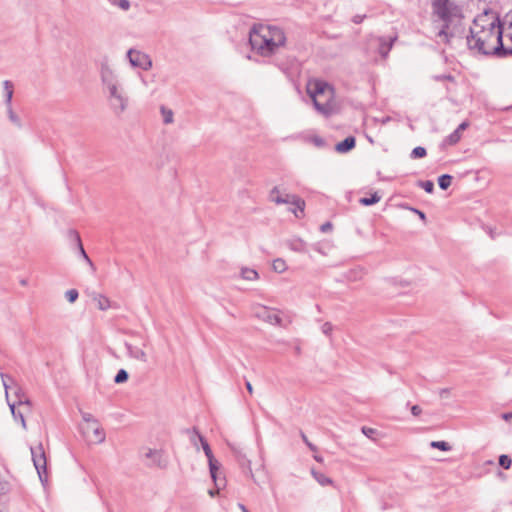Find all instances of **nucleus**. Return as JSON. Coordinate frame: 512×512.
<instances>
[{
    "mask_svg": "<svg viewBox=\"0 0 512 512\" xmlns=\"http://www.w3.org/2000/svg\"><path fill=\"white\" fill-rule=\"evenodd\" d=\"M270 201L276 204H289L293 207L289 210L292 211L296 217H301L304 213L305 201L299 196L281 192L278 186H275L269 194Z\"/></svg>",
    "mask_w": 512,
    "mask_h": 512,
    "instance_id": "nucleus-6",
    "label": "nucleus"
},
{
    "mask_svg": "<svg viewBox=\"0 0 512 512\" xmlns=\"http://www.w3.org/2000/svg\"><path fill=\"white\" fill-rule=\"evenodd\" d=\"M93 301L96 302L97 304V307L99 310H102V311H105L107 310L108 308H110V300L102 295V294H98V293H93Z\"/></svg>",
    "mask_w": 512,
    "mask_h": 512,
    "instance_id": "nucleus-19",
    "label": "nucleus"
},
{
    "mask_svg": "<svg viewBox=\"0 0 512 512\" xmlns=\"http://www.w3.org/2000/svg\"><path fill=\"white\" fill-rule=\"evenodd\" d=\"M228 445H229L231 451L233 452V454L235 455V457L237 458V461L239 462V464L243 468L246 467L248 469V471L252 474V470L250 467V460H248L246 458V455L243 452V449L236 443H228Z\"/></svg>",
    "mask_w": 512,
    "mask_h": 512,
    "instance_id": "nucleus-13",
    "label": "nucleus"
},
{
    "mask_svg": "<svg viewBox=\"0 0 512 512\" xmlns=\"http://www.w3.org/2000/svg\"><path fill=\"white\" fill-rule=\"evenodd\" d=\"M381 200V196L378 192H374L370 197H362L359 199V203L363 206H371L378 203Z\"/></svg>",
    "mask_w": 512,
    "mask_h": 512,
    "instance_id": "nucleus-21",
    "label": "nucleus"
},
{
    "mask_svg": "<svg viewBox=\"0 0 512 512\" xmlns=\"http://www.w3.org/2000/svg\"><path fill=\"white\" fill-rule=\"evenodd\" d=\"M108 2L111 5L116 6V7L120 8L123 11L129 10L130 6H131L129 0H108Z\"/></svg>",
    "mask_w": 512,
    "mask_h": 512,
    "instance_id": "nucleus-29",
    "label": "nucleus"
},
{
    "mask_svg": "<svg viewBox=\"0 0 512 512\" xmlns=\"http://www.w3.org/2000/svg\"><path fill=\"white\" fill-rule=\"evenodd\" d=\"M295 352L300 353V348L296 347Z\"/></svg>",
    "mask_w": 512,
    "mask_h": 512,
    "instance_id": "nucleus-59",
    "label": "nucleus"
},
{
    "mask_svg": "<svg viewBox=\"0 0 512 512\" xmlns=\"http://www.w3.org/2000/svg\"><path fill=\"white\" fill-rule=\"evenodd\" d=\"M93 433L95 435L96 442L101 443L105 440V433H104L103 429H101L99 427H95L93 429Z\"/></svg>",
    "mask_w": 512,
    "mask_h": 512,
    "instance_id": "nucleus-37",
    "label": "nucleus"
},
{
    "mask_svg": "<svg viewBox=\"0 0 512 512\" xmlns=\"http://www.w3.org/2000/svg\"><path fill=\"white\" fill-rule=\"evenodd\" d=\"M426 154H427V151H426V149H425L424 147H422V146H417V147H415V148L412 150V152H411V154H410V157H411L412 159H418V158H423V157H425V156H426Z\"/></svg>",
    "mask_w": 512,
    "mask_h": 512,
    "instance_id": "nucleus-33",
    "label": "nucleus"
},
{
    "mask_svg": "<svg viewBox=\"0 0 512 512\" xmlns=\"http://www.w3.org/2000/svg\"><path fill=\"white\" fill-rule=\"evenodd\" d=\"M432 13L440 21H442V27L438 33V36H452L449 33V27L454 19H461L462 9L453 0H432L431 3Z\"/></svg>",
    "mask_w": 512,
    "mask_h": 512,
    "instance_id": "nucleus-4",
    "label": "nucleus"
},
{
    "mask_svg": "<svg viewBox=\"0 0 512 512\" xmlns=\"http://www.w3.org/2000/svg\"><path fill=\"white\" fill-rule=\"evenodd\" d=\"M9 407H10V410H11V413H12L14 419L17 420L16 405H15V403H13V404L9 403Z\"/></svg>",
    "mask_w": 512,
    "mask_h": 512,
    "instance_id": "nucleus-49",
    "label": "nucleus"
},
{
    "mask_svg": "<svg viewBox=\"0 0 512 512\" xmlns=\"http://www.w3.org/2000/svg\"><path fill=\"white\" fill-rule=\"evenodd\" d=\"M312 141L313 143L318 146V147H323L325 145V141L323 138L319 137V136H314L312 138Z\"/></svg>",
    "mask_w": 512,
    "mask_h": 512,
    "instance_id": "nucleus-42",
    "label": "nucleus"
},
{
    "mask_svg": "<svg viewBox=\"0 0 512 512\" xmlns=\"http://www.w3.org/2000/svg\"><path fill=\"white\" fill-rule=\"evenodd\" d=\"M251 48L261 56L268 57L286 43L284 31L276 26L254 27L249 34Z\"/></svg>",
    "mask_w": 512,
    "mask_h": 512,
    "instance_id": "nucleus-2",
    "label": "nucleus"
},
{
    "mask_svg": "<svg viewBox=\"0 0 512 512\" xmlns=\"http://www.w3.org/2000/svg\"><path fill=\"white\" fill-rule=\"evenodd\" d=\"M434 79L436 81H445V80L454 81V77L451 74L436 75V76H434Z\"/></svg>",
    "mask_w": 512,
    "mask_h": 512,
    "instance_id": "nucleus-39",
    "label": "nucleus"
},
{
    "mask_svg": "<svg viewBox=\"0 0 512 512\" xmlns=\"http://www.w3.org/2000/svg\"><path fill=\"white\" fill-rule=\"evenodd\" d=\"M7 108V114H8V118L9 120L14 124L16 125L17 127H21L22 124H21V120L20 118L14 113L13 109H12V105L11 106H6Z\"/></svg>",
    "mask_w": 512,
    "mask_h": 512,
    "instance_id": "nucleus-30",
    "label": "nucleus"
},
{
    "mask_svg": "<svg viewBox=\"0 0 512 512\" xmlns=\"http://www.w3.org/2000/svg\"><path fill=\"white\" fill-rule=\"evenodd\" d=\"M69 235H70L71 239H73L76 242V245H77V247L79 249L80 255L88 263V265L90 266L92 271H95L96 268H95L92 260L89 258V256L87 255L86 251L84 250V247H83V244H82V241H81L79 233L77 231H75V230H70L69 231Z\"/></svg>",
    "mask_w": 512,
    "mask_h": 512,
    "instance_id": "nucleus-14",
    "label": "nucleus"
},
{
    "mask_svg": "<svg viewBox=\"0 0 512 512\" xmlns=\"http://www.w3.org/2000/svg\"><path fill=\"white\" fill-rule=\"evenodd\" d=\"M82 418L85 422H93L96 423L97 421L94 419V417L89 413H83Z\"/></svg>",
    "mask_w": 512,
    "mask_h": 512,
    "instance_id": "nucleus-46",
    "label": "nucleus"
},
{
    "mask_svg": "<svg viewBox=\"0 0 512 512\" xmlns=\"http://www.w3.org/2000/svg\"><path fill=\"white\" fill-rule=\"evenodd\" d=\"M239 507L241 508V510H242L243 512H245V510H248V509H247L244 505H242V504H239Z\"/></svg>",
    "mask_w": 512,
    "mask_h": 512,
    "instance_id": "nucleus-58",
    "label": "nucleus"
},
{
    "mask_svg": "<svg viewBox=\"0 0 512 512\" xmlns=\"http://www.w3.org/2000/svg\"><path fill=\"white\" fill-rule=\"evenodd\" d=\"M300 435H301V438H302L303 442H304V443L309 447V449H310L311 451H316V450H317L316 446H315L314 444H312V443L308 440V438H307V436L305 435V433H304V432H302V431H301V432H300Z\"/></svg>",
    "mask_w": 512,
    "mask_h": 512,
    "instance_id": "nucleus-38",
    "label": "nucleus"
},
{
    "mask_svg": "<svg viewBox=\"0 0 512 512\" xmlns=\"http://www.w3.org/2000/svg\"><path fill=\"white\" fill-rule=\"evenodd\" d=\"M197 437L199 439V442L201 443V446L203 448V451H204L206 457L208 458L209 471H210L211 478L214 481L215 486H217L218 489H222L226 485V480L224 478L219 479L217 476V472L220 468V464L214 458V455L212 453L210 445L208 444L206 439L201 434H197Z\"/></svg>",
    "mask_w": 512,
    "mask_h": 512,
    "instance_id": "nucleus-7",
    "label": "nucleus"
},
{
    "mask_svg": "<svg viewBox=\"0 0 512 512\" xmlns=\"http://www.w3.org/2000/svg\"><path fill=\"white\" fill-rule=\"evenodd\" d=\"M0 512H5V511L0 508Z\"/></svg>",
    "mask_w": 512,
    "mask_h": 512,
    "instance_id": "nucleus-60",
    "label": "nucleus"
},
{
    "mask_svg": "<svg viewBox=\"0 0 512 512\" xmlns=\"http://www.w3.org/2000/svg\"><path fill=\"white\" fill-rule=\"evenodd\" d=\"M452 176L449 174H443L438 178V185L442 190H446L452 183Z\"/></svg>",
    "mask_w": 512,
    "mask_h": 512,
    "instance_id": "nucleus-24",
    "label": "nucleus"
},
{
    "mask_svg": "<svg viewBox=\"0 0 512 512\" xmlns=\"http://www.w3.org/2000/svg\"><path fill=\"white\" fill-rule=\"evenodd\" d=\"M79 293L76 289H70L66 291L65 297L68 302L74 303L78 299Z\"/></svg>",
    "mask_w": 512,
    "mask_h": 512,
    "instance_id": "nucleus-36",
    "label": "nucleus"
},
{
    "mask_svg": "<svg viewBox=\"0 0 512 512\" xmlns=\"http://www.w3.org/2000/svg\"><path fill=\"white\" fill-rule=\"evenodd\" d=\"M430 447L445 452L450 451L452 449L451 445L446 441H431Z\"/></svg>",
    "mask_w": 512,
    "mask_h": 512,
    "instance_id": "nucleus-26",
    "label": "nucleus"
},
{
    "mask_svg": "<svg viewBox=\"0 0 512 512\" xmlns=\"http://www.w3.org/2000/svg\"><path fill=\"white\" fill-rule=\"evenodd\" d=\"M449 393V390L447 388H444V389H441L440 390V396L441 397H444L445 395H447Z\"/></svg>",
    "mask_w": 512,
    "mask_h": 512,
    "instance_id": "nucleus-53",
    "label": "nucleus"
},
{
    "mask_svg": "<svg viewBox=\"0 0 512 512\" xmlns=\"http://www.w3.org/2000/svg\"><path fill=\"white\" fill-rule=\"evenodd\" d=\"M16 414H17V420L19 419L20 420V423L23 427V429H27V426H26V421H25V418H24V415L22 412L20 411H16Z\"/></svg>",
    "mask_w": 512,
    "mask_h": 512,
    "instance_id": "nucleus-43",
    "label": "nucleus"
},
{
    "mask_svg": "<svg viewBox=\"0 0 512 512\" xmlns=\"http://www.w3.org/2000/svg\"><path fill=\"white\" fill-rule=\"evenodd\" d=\"M412 210L420 217V219H422V220L426 219V215L424 212H422L418 209H415V208H413Z\"/></svg>",
    "mask_w": 512,
    "mask_h": 512,
    "instance_id": "nucleus-50",
    "label": "nucleus"
},
{
    "mask_svg": "<svg viewBox=\"0 0 512 512\" xmlns=\"http://www.w3.org/2000/svg\"><path fill=\"white\" fill-rule=\"evenodd\" d=\"M160 112L163 116V122L164 124H171L173 123V117H174V113L171 109L165 107V106H161L160 107Z\"/></svg>",
    "mask_w": 512,
    "mask_h": 512,
    "instance_id": "nucleus-23",
    "label": "nucleus"
},
{
    "mask_svg": "<svg viewBox=\"0 0 512 512\" xmlns=\"http://www.w3.org/2000/svg\"><path fill=\"white\" fill-rule=\"evenodd\" d=\"M3 88H4V96H5V105L11 106L12 105V98H13V83L9 80H5L3 82Z\"/></svg>",
    "mask_w": 512,
    "mask_h": 512,
    "instance_id": "nucleus-20",
    "label": "nucleus"
},
{
    "mask_svg": "<svg viewBox=\"0 0 512 512\" xmlns=\"http://www.w3.org/2000/svg\"><path fill=\"white\" fill-rule=\"evenodd\" d=\"M471 28H477L479 30H498L504 29L503 19L499 15L492 11H485L483 14L478 15Z\"/></svg>",
    "mask_w": 512,
    "mask_h": 512,
    "instance_id": "nucleus-8",
    "label": "nucleus"
},
{
    "mask_svg": "<svg viewBox=\"0 0 512 512\" xmlns=\"http://www.w3.org/2000/svg\"><path fill=\"white\" fill-rule=\"evenodd\" d=\"M356 145V139L354 136H348L344 140L336 144L335 150L339 153H347L351 151Z\"/></svg>",
    "mask_w": 512,
    "mask_h": 512,
    "instance_id": "nucleus-16",
    "label": "nucleus"
},
{
    "mask_svg": "<svg viewBox=\"0 0 512 512\" xmlns=\"http://www.w3.org/2000/svg\"><path fill=\"white\" fill-rule=\"evenodd\" d=\"M395 40H396V37L389 38V39H386L384 37L379 38V48H378V51H379V54L383 58H386L388 56L390 50L392 49V46H393V43H394Z\"/></svg>",
    "mask_w": 512,
    "mask_h": 512,
    "instance_id": "nucleus-18",
    "label": "nucleus"
},
{
    "mask_svg": "<svg viewBox=\"0 0 512 512\" xmlns=\"http://www.w3.org/2000/svg\"><path fill=\"white\" fill-rule=\"evenodd\" d=\"M363 18H364V16L356 15L353 18V22L356 23V24H359V23H361L363 21Z\"/></svg>",
    "mask_w": 512,
    "mask_h": 512,
    "instance_id": "nucleus-51",
    "label": "nucleus"
},
{
    "mask_svg": "<svg viewBox=\"0 0 512 512\" xmlns=\"http://www.w3.org/2000/svg\"><path fill=\"white\" fill-rule=\"evenodd\" d=\"M504 29L479 30L470 28V35L467 36V45L485 56H496L498 58L508 57L507 49L503 44Z\"/></svg>",
    "mask_w": 512,
    "mask_h": 512,
    "instance_id": "nucleus-1",
    "label": "nucleus"
},
{
    "mask_svg": "<svg viewBox=\"0 0 512 512\" xmlns=\"http://www.w3.org/2000/svg\"><path fill=\"white\" fill-rule=\"evenodd\" d=\"M241 277L248 281H254L259 278V274L255 269L251 268H242Z\"/></svg>",
    "mask_w": 512,
    "mask_h": 512,
    "instance_id": "nucleus-22",
    "label": "nucleus"
},
{
    "mask_svg": "<svg viewBox=\"0 0 512 512\" xmlns=\"http://www.w3.org/2000/svg\"><path fill=\"white\" fill-rule=\"evenodd\" d=\"M20 284H21L22 286H26V285H27V280H26V279H22V280L20 281Z\"/></svg>",
    "mask_w": 512,
    "mask_h": 512,
    "instance_id": "nucleus-56",
    "label": "nucleus"
},
{
    "mask_svg": "<svg viewBox=\"0 0 512 512\" xmlns=\"http://www.w3.org/2000/svg\"><path fill=\"white\" fill-rule=\"evenodd\" d=\"M272 268L277 273H283L287 269L286 262L281 258H277L273 261Z\"/></svg>",
    "mask_w": 512,
    "mask_h": 512,
    "instance_id": "nucleus-28",
    "label": "nucleus"
},
{
    "mask_svg": "<svg viewBox=\"0 0 512 512\" xmlns=\"http://www.w3.org/2000/svg\"><path fill=\"white\" fill-rule=\"evenodd\" d=\"M129 378V374L125 369H120L114 377V382L116 384L125 383Z\"/></svg>",
    "mask_w": 512,
    "mask_h": 512,
    "instance_id": "nucleus-31",
    "label": "nucleus"
},
{
    "mask_svg": "<svg viewBox=\"0 0 512 512\" xmlns=\"http://www.w3.org/2000/svg\"><path fill=\"white\" fill-rule=\"evenodd\" d=\"M290 248L296 252H304L305 243L301 239H295L290 242Z\"/></svg>",
    "mask_w": 512,
    "mask_h": 512,
    "instance_id": "nucleus-35",
    "label": "nucleus"
},
{
    "mask_svg": "<svg viewBox=\"0 0 512 512\" xmlns=\"http://www.w3.org/2000/svg\"><path fill=\"white\" fill-rule=\"evenodd\" d=\"M184 432L189 435L191 443L198 449V437L197 434H200L196 427H193L192 429H185Z\"/></svg>",
    "mask_w": 512,
    "mask_h": 512,
    "instance_id": "nucleus-27",
    "label": "nucleus"
},
{
    "mask_svg": "<svg viewBox=\"0 0 512 512\" xmlns=\"http://www.w3.org/2000/svg\"><path fill=\"white\" fill-rule=\"evenodd\" d=\"M100 76L108 93L110 108L116 115L122 114L128 107L129 99L121 86L118 77L106 64L101 66Z\"/></svg>",
    "mask_w": 512,
    "mask_h": 512,
    "instance_id": "nucleus-3",
    "label": "nucleus"
},
{
    "mask_svg": "<svg viewBox=\"0 0 512 512\" xmlns=\"http://www.w3.org/2000/svg\"><path fill=\"white\" fill-rule=\"evenodd\" d=\"M362 432L368 438H373V435L376 433V430L374 428L363 426L362 427Z\"/></svg>",
    "mask_w": 512,
    "mask_h": 512,
    "instance_id": "nucleus-41",
    "label": "nucleus"
},
{
    "mask_svg": "<svg viewBox=\"0 0 512 512\" xmlns=\"http://www.w3.org/2000/svg\"><path fill=\"white\" fill-rule=\"evenodd\" d=\"M144 457L148 460L146 462L147 467H157L160 469H165L167 467V460L164 458L161 450L149 448L144 453Z\"/></svg>",
    "mask_w": 512,
    "mask_h": 512,
    "instance_id": "nucleus-12",
    "label": "nucleus"
},
{
    "mask_svg": "<svg viewBox=\"0 0 512 512\" xmlns=\"http://www.w3.org/2000/svg\"><path fill=\"white\" fill-rule=\"evenodd\" d=\"M239 507L241 508V510H242L243 512H245V510H248V509H247L244 505H242V504H239Z\"/></svg>",
    "mask_w": 512,
    "mask_h": 512,
    "instance_id": "nucleus-57",
    "label": "nucleus"
},
{
    "mask_svg": "<svg viewBox=\"0 0 512 512\" xmlns=\"http://www.w3.org/2000/svg\"><path fill=\"white\" fill-rule=\"evenodd\" d=\"M320 230L324 233L332 230V224L330 222H325L320 226Z\"/></svg>",
    "mask_w": 512,
    "mask_h": 512,
    "instance_id": "nucleus-44",
    "label": "nucleus"
},
{
    "mask_svg": "<svg viewBox=\"0 0 512 512\" xmlns=\"http://www.w3.org/2000/svg\"><path fill=\"white\" fill-rule=\"evenodd\" d=\"M220 489L216 486V490H209V494L214 497Z\"/></svg>",
    "mask_w": 512,
    "mask_h": 512,
    "instance_id": "nucleus-54",
    "label": "nucleus"
},
{
    "mask_svg": "<svg viewBox=\"0 0 512 512\" xmlns=\"http://www.w3.org/2000/svg\"><path fill=\"white\" fill-rule=\"evenodd\" d=\"M314 459L319 462V463H322L323 462V458L321 456H318V455H314Z\"/></svg>",
    "mask_w": 512,
    "mask_h": 512,
    "instance_id": "nucleus-55",
    "label": "nucleus"
},
{
    "mask_svg": "<svg viewBox=\"0 0 512 512\" xmlns=\"http://www.w3.org/2000/svg\"><path fill=\"white\" fill-rule=\"evenodd\" d=\"M502 418L505 420V421H509L512 419V412H508V413H504L502 414Z\"/></svg>",
    "mask_w": 512,
    "mask_h": 512,
    "instance_id": "nucleus-52",
    "label": "nucleus"
},
{
    "mask_svg": "<svg viewBox=\"0 0 512 512\" xmlns=\"http://www.w3.org/2000/svg\"><path fill=\"white\" fill-rule=\"evenodd\" d=\"M127 57L129 59L130 64L133 67H138L143 70H148L152 66V62L148 55L142 53L140 51L129 49L127 52Z\"/></svg>",
    "mask_w": 512,
    "mask_h": 512,
    "instance_id": "nucleus-10",
    "label": "nucleus"
},
{
    "mask_svg": "<svg viewBox=\"0 0 512 512\" xmlns=\"http://www.w3.org/2000/svg\"><path fill=\"white\" fill-rule=\"evenodd\" d=\"M498 462H499V465L507 470L511 467L512 465V459L509 455H506V454H502L499 456V459H498Z\"/></svg>",
    "mask_w": 512,
    "mask_h": 512,
    "instance_id": "nucleus-32",
    "label": "nucleus"
},
{
    "mask_svg": "<svg viewBox=\"0 0 512 512\" xmlns=\"http://www.w3.org/2000/svg\"><path fill=\"white\" fill-rule=\"evenodd\" d=\"M245 386H246V389H247L248 393H249L250 395H252V394H253L254 389H253V386H252L251 382H250V381H248V380H246V381H245Z\"/></svg>",
    "mask_w": 512,
    "mask_h": 512,
    "instance_id": "nucleus-48",
    "label": "nucleus"
},
{
    "mask_svg": "<svg viewBox=\"0 0 512 512\" xmlns=\"http://www.w3.org/2000/svg\"><path fill=\"white\" fill-rule=\"evenodd\" d=\"M322 332L325 334V335H330L332 330H333V326L330 322H325L323 325H322Z\"/></svg>",
    "mask_w": 512,
    "mask_h": 512,
    "instance_id": "nucleus-40",
    "label": "nucleus"
},
{
    "mask_svg": "<svg viewBox=\"0 0 512 512\" xmlns=\"http://www.w3.org/2000/svg\"><path fill=\"white\" fill-rule=\"evenodd\" d=\"M468 127L467 122H462L456 130H454L450 135L446 137L444 142L448 145H455L457 144L461 139V132L464 131Z\"/></svg>",
    "mask_w": 512,
    "mask_h": 512,
    "instance_id": "nucleus-15",
    "label": "nucleus"
},
{
    "mask_svg": "<svg viewBox=\"0 0 512 512\" xmlns=\"http://www.w3.org/2000/svg\"><path fill=\"white\" fill-rule=\"evenodd\" d=\"M312 474L316 481L322 486H326L332 483V480L321 472H316L315 470H312Z\"/></svg>",
    "mask_w": 512,
    "mask_h": 512,
    "instance_id": "nucleus-25",
    "label": "nucleus"
},
{
    "mask_svg": "<svg viewBox=\"0 0 512 512\" xmlns=\"http://www.w3.org/2000/svg\"><path fill=\"white\" fill-rule=\"evenodd\" d=\"M33 464L39 478L43 481V474L46 473V456L42 444L40 443L37 447H30Z\"/></svg>",
    "mask_w": 512,
    "mask_h": 512,
    "instance_id": "nucleus-9",
    "label": "nucleus"
},
{
    "mask_svg": "<svg viewBox=\"0 0 512 512\" xmlns=\"http://www.w3.org/2000/svg\"><path fill=\"white\" fill-rule=\"evenodd\" d=\"M125 347L127 349L128 355L131 358H134L144 363L147 362V355L141 348L133 346L129 343H125Z\"/></svg>",
    "mask_w": 512,
    "mask_h": 512,
    "instance_id": "nucleus-17",
    "label": "nucleus"
},
{
    "mask_svg": "<svg viewBox=\"0 0 512 512\" xmlns=\"http://www.w3.org/2000/svg\"><path fill=\"white\" fill-rule=\"evenodd\" d=\"M245 512H249L248 510H245Z\"/></svg>",
    "mask_w": 512,
    "mask_h": 512,
    "instance_id": "nucleus-61",
    "label": "nucleus"
},
{
    "mask_svg": "<svg viewBox=\"0 0 512 512\" xmlns=\"http://www.w3.org/2000/svg\"><path fill=\"white\" fill-rule=\"evenodd\" d=\"M254 315L258 319L267 322L272 325L282 326V319L273 313V310L262 305H257L254 307Z\"/></svg>",
    "mask_w": 512,
    "mask_h": 512,
    "instance_id": "nucleus-11",
    "label": "nucleus"
},
{
    "mask_svg": "<svg viewBox=\"0 0 512 512\" xmlns=\"http://www.w3.org/2000/svg\"><path fill=\"white\" fill-rule=\"evenodd\" d=\"M19 406H27V407H30L31 406V402L29 399H25V400H22L21 398H19L18 400V403H17Z\"/></svg>",
    "mask_w": 512,
    "mask_h": 512,
    "instance_id": "nucleus-47",
    "label": "nucleus"
},
{
    "mask_svg": "<svg viewBox=\"0 0 512 512\" xmlns=\"http://www.w3.org/2000/svg\"><path fill=\"white\" fill-rule=\"evenodd\" d=\"M308 93L313 100L315 109L322 115L328 117L333 113L332 88L324 82H316L314 89H308Z\"/></svg>",
    "mask_w": 512,
    "mask_h": 512,
    "instance_id": "nucleus-5",
    "label": "nucleus"
},
{
    "mask_svg": "<svg viewBox=\"0 0 512 512\" xmlns=\"http://www.w3.org/2000/svg\"><path fill=\"white\" fill-rule=\"evenodd\" d=\"M422 412V409L419 405H413L411 407V413L413 416H419Z\"/></svg>",
    "mask_w": 512,
    "mask_h": 512,
    "instance_id": "nucleus-45",
    "label": "nucleus"
},
{
    "mask_svg": "<svg viewBox=\"0 0 512 512\" xmlns=\"http://www.w3.org/2000/svg\"><path fill=\"white\" fill-rule=\"evenodd\" d=\"M417 185L424 189L429 194L433 193L434 191V183L431 180H420L417 182Z\"/></svg>",
    "mask_w": 512,
    "mask_h": 512,
    "instance_id": "nucleus-34",
    "label": "nucleus"
}]
</instances>
